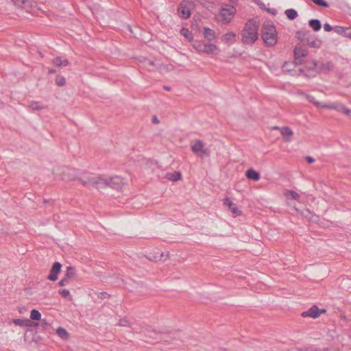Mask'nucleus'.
<instances>
[{"label": "nucleus", "instance_id": "1", "mask_svg": "<svg viewBox=\"0 0 351 351\" xmlns=\"http://www.w3.org/2000/svg\"><path fill=\"white\" fill-rule=\"evenodd\" d=\"M88 170L78 172L75 169L55 162L51 164L47 172V177L54 182H76L80 186L87 188Z\"/></svg>", "mask_w": 351, "mask_h": 351}, {"label": "nucleus", "instance_id": "2", "mask_svg": "<svg viewBox=\"0 0 351 351\" xmlns=\"http://www.w3.org/2000/svg\"><path fill=\"white\" fill-rule=\"evenodd\" d=\"M128 186L125 178L119 175L108 176L88 171L87 187L101 191L111 188L118 191H124Z\"/></svg>", "mask_w": 351, "mask_h": 351}, {"label": "nucleus", "instance_id": "3", "mask_svg": "<svg viewBox=\"0 0 351 351\" xmlns=\"http://www.w3.org/2000/svg\"><path fill=\"white\" fill-rule=\"evenodd\" d=\"M296 95L300 98H305L316 108L326 109L328 103L325 101V95L321 89H306V91L300 90Z\"/></svg>", "mask_w": 351, "mask_h": 351}, {"label": "nucleus", "instance_id": "4", "mask_svg": "<svg viewBox=\"0 0 351 351\" xmlns=\"http://www.w3.org/2000/svg\"><path fill=\"white\" fill-rule=\"evenodd\" d=\"M258 25L253 20H249L242 32V41L243 43L252 45L258 39Z\"/></svg>", "mask_w": 351, "mask_h": 351}, {"label": "nucleus", "instance_id": "5", "mask_svg": "<svg viewBox=\"0 0 351 351\" xmlns=\"http://www.w3.org/2000/svg\"><path fill=\"white\" fill-rule=\"evenodd\" d=\"M261 36L267 47H273L276 44L278 40L277 32L271 21L264 23Z\"/></svg>", "mask_w": 351, "mask_h": 351}, {"label": "nucleus", "instance_id": "6", "mask_svg": "<svg viewBox=\"0 0 351 351\" xmlns=\"http://www.w3.org/2000/svg\"><path fill=\"white\" fill-rule=\"evenodd\" d=\"M326 109L334 110L348 119H351V107L341 101L328 104Z\"/></svg>", "mask_w": 351, "mask_h": 351}, {"label": "nucleus", "instance_id": "7", "mask_svg": "<svg viewBox=\"0 0 351 351\" xmlns=\"http://www.w3.org/2000/svg\"><path fill=\"white\" fill-rule=\"evenodd\" d=\"M145 256L153 262H165L169 258V252L155 249L147 252Z\"/></svg>", "mask_w": 351, "mask_h": 351}, {"label": "nucleus", "instance_id": "8", "mask_svg": "<svg viewBox=\"0 0 351 351\" xmlns=\"http://www.w3.org/2000/svg\"><path fill=\"white\" fill-rule=\"evenodd\" d=\"M193 47L197 51L207 54L213 53L217 49L215 45L206 43L204 41L200 40L194 41Z\"/></svg>", "mask_w": 351, "mask_h": 351}, {"label": "nucleus", "instance_id": "9", "mask_svg": "<svg viewBox=\"0 0 351 351\" xmlns=\"http://www.w3.org/2000/svg\"><path fill=\"white\" fill-rule=\"evenodd\" d=\"M192 6V3L189 1H182L180 2L177 9L178 16L182 19H189L191 14Z\"/></svg>", "mask_w": 351, "mask_h": 351}, {"label": "nucleus", "instance_id": "10", "mask_svg": "<svg viewBox=\"0 0 351 351\" xmlns=\"http://www.w3.org/2000/svg\"><path fill=\"white\" fill-rule=\"evenodd\" d=\"M272 129L274 130H278L280 132L285 142L290 143L291 141L292 136H293V131L290 127L274 126Z\"/></svg>", "mask_w": 351, "mask_h": 351}, {"label": "nucleus", "instance_id": "11", "mask_svg": "<svg viewBox=\"0 0 351 351\" xmlns=\"http://www.w3.org/2000/svg\"><path fill=\"white\" fill-rule=\"evenodd\" d=\"M191 150L201 157L208 156L209 154L208 149L204 148V143L200 140H195L193 141L191 145Z\"/></svg>", "mask_w": 351, "mask_h": 351}, {"label": "nucleus", "instance_id": "12", "mask_svg": "<svg viewBox=\"0 0 351 351\" xmlns=\"http://www.w3.org/2000/svg\"><path fill=\"white\" fill-rule=\"evenodd\" d=\"M313 68L311 71L313 73H317L318 71H319L321 72L326 73L330 71H332L334 69V65H333L332 62H331L330 61H328L325 63H321V64H319L317 61H313Z\"/></svg>", "mask_w": 351, "mask_h": 351}, {"label": "nucleus", "instance_id": "13", "mask_svg": "<svg viewBox=\"0 0 351 351\" xmlns=\"http://www.w3.org/2000/svg\"><path fill=\"white\" fill-rule=\"evenodd\" d=\"M326 312V309H319V308L316 305H313L308 311H304L302 313V317H309L313 319H316L318 317H319L322 313H325Z\"/></svg>", "mask_w": 351, "mask_h": 351}, {"label": "nucleus", "instance_id": "14", "mask_svg": "<svg viewBox=\"0 0 351 351\" xmlns=\"http://www.w3.org/2000/svg\"><path fill=\"white\" fill-rule=\"evenodd\" d=\"M283 196L285 198L287 204L290 205L292 201H299L300 195L292 189L285 190Z\"/></svg>", "mask_w": 351, "mask_h": 351}, {"label": "nucleus", "instance_id": "15", "mask_svg": "<svg viewBox=\"0 0 351 351\" xmlns=\"http://www.w3.org/2000/svg\"><path fill=\"white\" fill-rule=\"evenodd\" d=\"M295 210L300 214L302 217L312 221H317L319 219V216L313 213L308 208H304V210H300L296 207H294Z\"/></svg>", "mask_w": 351, "mask_h": 351}, {"label": "nucleus", "instance_id": "16", "mask_svg": "<svg viewBox=\"0 0 351 351\" xmlns=\"http://www.w3.org/2000/svg\"><path fill=\"white\" fill-rule=\"evenodd\" d=\"M61 264L58 262L55 263L50 271V274L48 276V279L52 281H55L58 279V274L60 271L61 269Z\"/></svg>", "mask_w": 351, "mask_h": 351}, {"label": "nucleus", "instance_id": "17", "mask_svg": "<svg viewBox=\"0 0 351 351\" xmlns=\"http://www.w3.org/2000/svg\"><path fill=\"white\" fill-rule=\"evenodd\" d=\"M235 8L233 6H230L228 8H222L221 10V16L223 19L229 23L231 21V16L234 15Z\"/></svg>", "mask_w": 351, "mask_h": 351}, {"label": "nucleus", "instance_id": "18", "mask_svg": "<svg viewBox=\"0 0 351 351\" xmlns=\"http://www.w3.org/2000/svg\"><path fill=\"white\" fill-rule=\"evenodd\" d=\"M293 53L295 60H300L301 58L307 56L308 51L300 45H296L294 48Z\"/></svg>", "mask_w": 351, "mask_h": 351}, {"label": "nucleus", "instance_id": "19", "mask_svg": "<svg viewBox=\"0 0 351 351\" xmlns=\"http://www.w3.org/2000/svg\"><path fill=\"white\" fill-rule=\"evenodd\" d=\"M224 204L229 207L231 212L234 214V217L239 216L241 215V211L234 206V203L228 197L225 199Z\"/></svg>", "mask_w": 351, "mask_h": 351}, {"label": "nucleus", "instance_id": "20", "mask_svg": "<svg viewBox=\"0 0 351 351\" xmlns=\"http://www.w3.org/2000/svg\"><path fill=\"white\" fill-rule=\"evenodd\" d=\"M295 67H296V66L294 64L293 62H286L282 65V69L283 72L290 73L291 75H293L296 73V71L295 70Z\"/></svg>", "mask_w": 351, "mask_h": 351}, {"label": "nucleus", "instance_id": "21", "mask_svg": "<svg viewBox=\"0 0 351 351\" xmlns=\"http://www.w3.org/2000/svg\"><path fill=\"white\" fill-rule=\"evenodd\" d=\"M12 322L16 326L21 327H31L32 326L31 321L27 319H13Z\"/></svg>", "mask_w": 351, "mask_h": 351}, {"label": "nucleus", "instance_id": "22", "mask_svg": "<svg viewBox=\"0 0 351 351\" xmlns=\"http://www.w3.org/2000/svg\"><path fill=\"white\" fill-rule=\"evenodd\" d=\"M246 177L252 180L258 181L261 176L260 173L253 169H248L245 173Z\"/></svg>", "mask_w": 351, "mask_h": 351}, {"label": "nucleus", "instance_id": "23", "mask_svg": "<svg viewBox=\"0 0 351 351\" xmlns=\"http://www.w3.org/2000/svg\"><path fill=\"white\" fill-rule=\"evenodd\" d=\"M203 33L204 38L208 41H212L215 38V31L210 29L209 27H204Z\"/></svg>", "mask_w": 351, "mask_h": 351}, {"label": "nucleus", "instance_id": "24", "mask_svg": "<svg viewBox=\"0 0 351 351\" xmlns=\"http://www.w3.org/2000/svg\"><path fill=\"white\" fill-rule=\"evenodd\" d=\"M53 63L58 66H66L69 64V61L66 58L58 56L53 60Z\"/></svg>", "mask_w": 351, "mask_h": 351}, {"label": "nucleus", "instance_id": "25", "mask_svg": "<svg viewBox=\"0 0 351 351\" xmlns=\"http://www.w3.org/2000/svg\"><path fill=\"white\" fill-rule=\"evenodd\" d=\"M308 25L315 32L320 30L322 27L321 22L318 19H311L308 21Z\"/></svg>", "mask_w": 351, "mask_h": 351}, {"label": "nucleus", "instance_id": "26", "mask_svg": "<svg viewBox=\"0 0 351 351\" xmlns=\"http://www.w3.org/2000/svg\"><path fill=\"white\" fill-rule=\"evenodd\" d=\"M166 178L172 182H177L181 179V174L178 171L167 173L166 175Z\"/></svg>", "mask_w": 351, "mask_h": 351}, {"label": "nucleus", "instance_id": "27", "mask_svg": "<svg viewBox=\"0 0 351 351\" xmlns=\"http://www.w3.org/2000/svg\"><path fill=\"white\" fill-rule=\"evenodd\" d=\"M58 335L63 340H68L69 338V332L62 327H59L56 330Z\"/></svg>", "mask_w": 351, "mask_h": 351}, {"label": "nucleus", "instance_id": "28", "mask_svg": "<svg viewBox=\"0 0 351 351\" xmlns=\"http://www.w3.org/2000/svg\"><path fill=\"white\" fill-rule=\"evenodd\" d=\"M180 33L182 36H184L189 41L191 42L193 40V36L191 32L189 30V29L186 27H182Z\"/></svg>", "mask_w": 351, "mask_h": 351}, {"label": "nucleus", "instance_id": "29", "mask_svg": "<svg viewBox=\"0 0 351 351\" xmlns=\"http://www.w3.org/2000/svg\"><path fill=\"white\" fill-rule=\"evenodd\" d=\"M285 13L287 17L291 21L295 19L298 16L297 11L292 8L286 10Z\"/></svg>", "mask_w": 351, "mask_h": 351}, {"label": "nucleus", "instance_id": "30", "mask_svg": "<svg viewBox=\"0 0 351 351\" xmlns=\"http://www.w3.org/2000/svg\"><path fill=\"white\" fill-rule=\"evenodd\" d=\"M236 37V34L232 32H228L224 34L222 37V40L226 43H233Z\"/></svg>", "mask_w": 351, "mask_h": 351}, {"label": "nucleus", "instance_id": "31", "mask_svg": "<svg viewBox=\"0 0 351 351\" xmlns=\"http://www.w3.org/2000/svg\"><path fill=\"white\" fill-rule=\"evenodd\" d=\"M308 34V32H304L303 31H297L295 33V36L298 39L304 43L306 42V40L307 38Z\"/></svg>", "mask_w": 351, "mask_h": 351}, {"label": "nucleus", "instance_id": "32", "mask_svg": "<svg viewBox=\"0 0 351 351\" xmlns=\"http://www.w3.org/2000/svg\"><path fill=\"white\" fill-rule=\"evenodd\" d=\"M75 276V270L74 267H68L66 268V272L65 278H67V280L73 278Z\"/></svg>", "mask_w": 351, "mask_h": 351}, {"label": "nucleus", "instance_id": "33", "mask_svg": "<svg viewBox=\"0 0 351 351\" xmlns=\"http://www.w3.org/2000/svg\"><path fill=\"white\" fill-rule=\"evenodd\" d=\"M117 325L121 327L128 328L131 326V322L128 319L124 317L119 321Z\"/></svg>", "mask_w": 351, "mask_h": 351}, {"label": "nucleus", "instance_id": "34", "mask_svg": "<svg viewBox=\"0 0 351 351\" xmlns=\"http://www.w3.org/2000/svg\"><path fill=\"white\" fill-rule=\"evenodd\" d=\"M30 318L32 320H40L41 318V314L36 309H33L30 313Z\"/></svg>", "mask_w": 351, "mask_h": 351}, {"label": "nucleus", "instance_id": "35", "mask_svg": "<svg viewBox=\"0 0 351 351\" xmlns=\"http://www.w3.org/2000/svg\"><path fill=\"white\" fill-rule=\"evenodd\" d=\"M305 43L308 44L309 46L313 48H318L319 47V40H311L308 37L306 40Z\"/></svg>", "mask_w": 351, "mask_h": 351}, {"label": "nucleus", "instance_id": "36", "mask_svg": "<svg viewBox=\"0 0 351 351\" xmlns=\"http://www.w3.org/2000/svg\"><path fill=\"white\" fill-rule=\"evenodd\" d=\"M66 80L65 78L62 76L58 75L56 77V84L58 86H62L65 84Z\"/></svg>", "mask_w": 351, "mask_h": 351}, {"label": "nucleus", "instance_id": "37", "mask_svg": "<svg viewBox=\"0 0 351 351\" xmlns=\"http://www.w3.org/2000/svg\"><path fill=\"white\" fill-rule=\"evenodd\" d=\"M333 30L336 34L343 36V31H344V27L335 26L333 27Z\"/></svg>", "mask_w": 351, "mask_h": 351}, {"label": "nucleus", "instance_id": "38", "mask_svg": "<svg viewBox=\"0 0 351 351\" xmlns=\"http://www.w3.org/2000/svg\"><path fill=\"white\" fill-rule=\"evenodd\" d=\"M343 36L351 38V27H344Z\"/></svg>", "mask_w": 351, "mask_h": 351}, {"label": "nucleus", "instance_id": "39", "mask_svg": "<svg viewBox=\"0 0 351 351\" xmlns=\"http://www.w3.org/2000/svg\"><path fill=\"white\" fill-rule=\"evenodd\" d=\"M59 293L64 298L70 295V292L67 289H61L59 291Z\"/></svg>", "mask_w": 351, "mask_h": 351}, {"label": "nucleus", "instance_id": "40", "mask_svg": "<svg viewBox=\"0 0 351 351\" xmlns=\"http://www.w3.org/2000/svg\"><path fill=\"white\" fill-rule=\"evenodd\" d=\"M265 11H267L268 13L275 16L277 14L278 12L276 10V9L275 8H266Z\"/></svg>", "mask_w": 351, "mask_h": 351}, {"label": "nucleus", "instance_id": "41", "mask_svg": "<svg viewBox=\"0 0 351 351\" xmlns=\"http://www.w3.org/2000/svg\"><path fill=\"white\" fill-rule=\"evenodd\" d=\"M256 3L261 9H262L263 10H266L267 8H266L265 5L261 0H257Z\"/></svg>", "mask_w": 351, "mask_h": 351}, {"label": "nucleus", "instance_id": "42", "mask_svg": "<svg viewBox=\"0 0 351 351\" xmlns=\"http://www.w3.org/2000/svg\"><path fill=\"white\" fill-rule=\"evenodd\" d=\"M324 29L326 32H330L333 29V27L328 23H325L324 25Z\"/></svg>", "mask_w": 351, "mask_h": 351}, {"label": "nucleus", "instance_id": "43", "mask_svg": "<svg viewBox=\"0 0 351 351\" xmlns=\"http://www.w3.org/2000/svg\"><path fill=\"white\" fill-rule=\"evenodd\" d=\"M31 107L34 109V110H40L41 108H43L41 106H40L37 103H34V104H32L31 105Z\"/></svg>", "mask_w": 351, "mask_h": 351}, {"label": "nucleus", "instance_id": "44", "mask_svg": "<svg viewBox=\"0 0 351 351\" xmlns=\"http://www.w3.org/2000/svg\"><path fill=\"white\" fill-rule=\"evenodd\" d=\"M68 282V280L67 278H64L63 279H62L60 282H59V285L60 286H64L66 285V283Z\"/></svg>", "mask_w": 351, "mask_h": 351}, {"label": "nucleus", "instance_id": "45", "mask_svg": "<svg viewBox=\"0 0 351 351\" xmlns=\"http://www.w3.org/2000/svg\"><path fill=\"white\" fill-rule=\"evenodd\" d=\"M306 160L308 163H313L315 162V159L313 157H311V156H306Z\"/></svg>", "mask_w": 351, "mask_h": 351}, {"label": "nucleus", "instance_id": "46", "mask_svg": "<svg viewBox=\"0 0 351 351\" xmlns=\"http://www.w3.org/2000/svg\"><path fill=\"white\" fill-rule=\"evenodd\" d=\"M152 123L154 124H158L160 123V121L156 116H154L152 117Z\"/></svg>", "mask_w": 351, "mask_h": 351}, {"label": "nucleus", "instance_id": "47", "mask_svg": "<svg viewBox=\"0 0 351 351\" xmlns=\"http://www.w3.org/2000/svg\"><path fill=\"white\" fill-rule=\"evenodd\" d=\"M27 1L26 0H16L15 3L17 5L24 4Z\"/></svg>", "mask_w": 351, "mask_h": 351}, {"label": "nucleus", "instance_id": "48", "mask_svg": "<svg viewBox=\"0 0 351 351\" xmlns=\"http://www.w3.org/2000/svg\"><path fill=\"white\" fill-rule=\"evenodd\" d=\"M49 73H55V71H54V70H53V69H49Z\"/></svg>", "mask_w": 351, "mask_h": 351}, {"label": "nucleus", "instance_id": "49", "mask_svg": "<svg viewBox=\"0 0 351 351\" xmlns=\"http://www.w3.org/2000/svg\"><path fill=\"white\" fill-rule=\"evenodd\" d=\"M162 88H169V87L167 86H164Z\"/></svg>", "mask_w": 351, "mask_h": 351}, {"label": "nucleus", "instance_id": "50", "mask_svg": "<svg viewBox=\"0 0 351 351\" xmlns=\"http://www.w3.org/2000/svg\"><path fill=\"white\" fill-rule=\"evenodd\" d=\"M348 97H351V93L347 95Z\"/></svg>", "mask_w": 351, "mask_h": 351}]
</instances>
